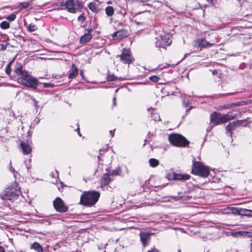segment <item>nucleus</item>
Wrapping results in <instances>:
<instances>
[{"instance_id": "1", "label": "nucleus", "mask_w": 252, "mask_h": 252, "mask_svg": "<svg viewBox=\"0 0 252 252\" xmlns=\"http://www.w3.org/2000/svg\"><path fill=\"white\" fill-rule=\"evenodd\" d=\"M15 73L19 76L17 78L19 83L34 89L37 88L38 81L37 79L29 75L28 72L22 69V65L20 63H17L14 68Z\"/></svg>"}, {"instance_id": "2", "label": "nucleus", "mask_w": 252, "mask_h": 252, "mask_svg": "<svg viewBox=\"0 0 252 252\" xmlns=\"http://www.w3.org/2000/svg\"><path fill=\"white\" fill-rule=\"evenodd\" d=\"M99 196V193L96 191H84L81 195L79 203L86 207H92L97 202Z\"/></svg>"}, {"instance_id": "3", "label": "nucleus", "mask_w": 252, "mask_h": 252, "mask_svg": "<svg viewBox=\"0 0 252 252\" xmlns=\"http://www.w3.org/2000/svg\"><path fill=\"white\" fill-rule=\"evenodd\" d=\"M191 173L203 177H206L209 174L208 167L205 166L202 163L199 161L193 162Z\"/></svg>"}, {"instance_id": "4", "label": "nucleus", "mask_w": 252, "mask_h": 252, "mask_svg": "<svg viewBox=\"0 0 252 252\" xmlns=\"http://www.w3.org/2000/svg\"><path fill=\"white\" fill-rule=\"evenodd\" d=\"M21 192L17 188H7L0 194V198L3 200H8L14 201L17 199Z\"/></svg>"}, {"instance_id": "5", "label": "nucleus", "mask_w": 252, "mask_h": 252, "mask_svg": "<svg viewBox=\"0 0 252 252\" xmlns=\"http://www.w3.org/2000/svg\"><path fill=\"white\" fill-rule=\"evenodd\" d=\"M168 140L172 145L176 147H185L189 143L184 136L177 133L169 135Z\"/></svg>"}, {"instance_id": "6", "label": "nucleus", "mask_w": 252, "mask_h": 252, "mask_svg": "<svg viewBox=\"0 0 252 252\" xmlns=\"http://www.w3.org/2000/svg\"><path fill=\"white\" fill-rule=\"evenodd\" d=\"M117 57L120 58V61L125 64H129L132 63L134 61V59L129 49H123L122 51L121 54L118 55Z\"/></svg>"}, {"instance_id": "7", "label": "nucleus", "mask_w": 252, "mask_h": 252, "mask_svg": "<svg viewBox=\"0 0 252 252\" xmlns=\"http://www.w3.org/2000/svg\"><path fill=\"white\" fill-rule=\"evenodd\" d=\"M157 42L156 46L158 48H165L171 43V40L170 39V35L168 33H164L163 35H160L157 37Z\"/></svg>"}, {"instance_id": "8", "label": "nucleus", "mask_w": 252, "mask_h": 252, "mask_svg": "<svg viewBox=\"0 0 252 252\" xmlns=\"http://www.w3.org/2000/svg\"><path fill=\"white\" fill-rule=\"evenodd\" d=\"M65 7L70 13H75L82 8L81 3L78 0H67Z\"/></svg>"}, {"instance_id": "9", "label": "nucleus", "mask_w": 252, "mask_h": 252, "mask_svg": "<svg viewBox=\"0 0 252 252\" xmlns=\"http://www.w3.org/2000/svg\"><path fill=\"white\" fill-rule=\"evenodd\" d=\"M53 205L55 210L59 212H65L68 210V207L65 205L63 201L60 197H57L53 201Z\"/></svg>"}, {"instance_id": "10", "label": "nucleus", "mask_w": 252, "mask_h": 252, "mask_svg": "<svg viewBox=\"0 0 252 252\" xmlns=\"http://www.w3.org/2000/svg\"><path fill=\"white\" fill-rule=\"evenodd\" d=\"M190 175L187 174H180L172 172L171 174H168V178L170 180H179V181H187L190 178Z\"/></svg>"}, {"instance_id": "11", "label": "nucleus", "mask_w": 252, "mask_h": 252, "mask_svg": "<svg viewBox=\"0 0 252 252\" xmlns=\"http://www.w3.org/2000/svg\"><path fill=\"white\" fill-rule=\"evenodd\" d=\"M245 120H237L229 123L226 126L225 129L227 132L230 133V135L232 136V131L236 129L237 126H241L242 123Z\"/></svg>"}, {"instance_id": "12", "label": "nucleus", "mask_w": 252, "mask_h": 252, "mask_svg": "<svg viewBox=\"0 0 252 252\" xmlns=\"http://www.w3.org/2000/svg\"><path fill=\"white\" fill-rule=\"evenodd\" d=\"M217 40V37H215V40H212L211 42H208L205 40L204 39H199L198 40H197V42L198 44L199 47L201 48H205L211 47L212 45L217 43L218 42Z\"/></svg>"}, {"instance_id": "13", "label": "nucleus", "mask_w": 252, "mask_h": 252, "mask_svg": "<svg viewBox=\"0 0 252 252\" xmlns=\"http://www.w3.org/2000/svg\"><path fill=\"white\" fill-rule=\"evenodd\" d=\"M237 117L236 114L232 115L230 114H221L220 113V124L227 123L229 121L234 120Z\"/></svg>"}, {"instance_id": "14", "label": "nucleus", "mask_w": 252, "mask_h": 252, "mask_svg": "<svg viewBox=\"0 0 252 252\" xmlns=\"http://www.w3.org/2000/svg\"><path fill=\"white\" fill-rule=\"evenodd\" d=\"M220 113L214 112L211 114L210 122L213 124V126H217L220 124Z\"/></svg>"}, {"instance_id": "15", "label": "nucleus", "mask_w": 252, "mask_h": 252, "mask_svg": "<svg viewBox=\"0 0 252 252\" xmlns=\"http://www.w3.org/2000/svg\"><path fill=\"white\" fill-rule=\"evenodd\" d=\"M140 240L144 247L148 245L149 241L151 239L150 235L146 232H141L140 233Z\"/></svg>"}, {"instance_id": "16", "label": "nucleus", "mask_w": 252, "mask_h": 252, "mask_svg": "<svg viewBox=\"0 0 252 252\" xmlns=\"http://www.w3.org/2000/svg\"><path fill=\"white\" fill-rule=\"evenodd\" d=\"M20 145L24 155H28L31 153L32 147L29 143L26 142H22Z\"/></svg>"}, {"instance_id": "17", "label": "nucleus", "mask_w": 252, "mask_h": 252, "mask_svg": "<svg viewBox=\"0 0 252 252\" xmlns=\"http://www.w3.org/2000/svg\"><path fill=\"white\" fill-rule=\"evenodd\" d=\"M78 73V67L73 63L71 65V68L69 71L68 78L69 79H71L74 78Z\"/></svg>"}, {"instance_id": "18", "label": "nucleus", "mask_w": 252, "mask_h": 252, "mask_svg": "<svg viewBox=\"0 0 252 252\" xmlns=\"http://www.w3.org/2000/svg\"><path fill=\"white\" fill-rule=\"evenodd\" d=\"M92 38V35L91 34L85 33L84 35L80 37L79 43L80 44H85L88 43L91 40Z\"/></svg>"}, {"instance_id": "19", "label": "nucleus", "mask_w": 252, "mask_h": 252, "mask_svg": "<svg viewBox=\"0 0 252 252\" xmlns=\"http://www.w3.org/2000/svg\"><path fill=\"white\" fill-rule=\"evenodd\" d=\"M111 179L109 177V175L105 174L103 175L100 180V184L102 186L107 185L110 182Z\"/></svg>"}, {"instance_id": "20", "label": "nucleus", "mask_w": 252, "mask_h": 252, "mask_svg": "<svg viewBox=\"0 0 252 252\" xmlns=\"http://www.w3.org/2000/svg\"><path fill=\"white\" fill-rule=\"evenodd\" d=\"M89 9L93 12L96 13L98 11V4L95 2H91L88 5Z\"/></svg>"}, {"instance_id": "21", "label": "nucleus", "mask_w": 252, "mask_h": 252, "mask_svg": "<svg viewBox=\"0 0 252 252\" xmlns=\"http://www.w3.org/2000/svg\"><path fill=\"white\" fill-rule=\"evenodd\" d=\"M31 248L37 252H43V249L42 247L37 242H34L31 245Z\"/></svg>"}, {"instance_id": "22", "label": "nucleus", "mask_w": 252, "mask_h": 252, "mask_svg": "<svg viewBox=\"0 0 252 252\" xmlns=\"http://www.w3.org/2000/svg\"><path fill=\"white\" fill-rule=\"evenodd\" d=\"M247 234H248V236L250 237H252V233H249L248 232H245V231H236L231 233V235L234 237H237L238 235H246Z\"/></svg>"}, {"instance_id": "23", "label": "nucleus", "mask_w": 252, "mask_h": 252, "mask_svg": "<svg viewBox=\"0 0 252 252\" xmlns=\"http://www.w3.org/2000/svg\"><path fill=\"white\" fill-rule=\"evenodd\" d=\"M127 36V32L126 31L121 30L117 31L113 34V36H118L120 38L126 37Z\"/></svg>"}, {"instance_id": "24", "label": "nucleus", "mask_w": 252, "mask_h": 252, "mask_svg": "<svg viewBox=\"0 0 252 252\" xmlns=\"http://www.w3.org/2000/svg\"><path fill=\"white\" fill-rule=\"evenodd\" d=\"M105 13L108 17L112 16L114 13V9L113 7L111 6H107L105 9Z\"/></svg>"}, {"instance_id": "25", "label": "nucleus", "mask_w": 252, "mask_h": 252, "mask_svg": "<svg viewBox=\"0 0 252 252\" xmlns=\"http://www.w3.org/2000/svg\"><path fill=\"white\" fill-rule=\"evenodd\" d=\"M149 163L151 167H157L158 165L159 161L157 159L151 158L149 160Z\"/></svg>"}, {"instance_id": "26", "label": "nucleus", "mask_w": 252, "mask_h": 252, "mask_svg": "<svg viewBox=\"0 0 252 252\" xmlns=\"http://www.w3.org/2000/svg\"><path fill=\"white\" fill-rule=\"evenodd\" d=\"M31 5V3L29 2H22L19 4L18 8L19 9H25L28 8Z\"/></svg>"}, {"instance_id": "27", "label": "nucleus", "mask_w": 252, "mask_h": 252, "mask_svg": "<svg viewBox=\"0 0 252 252\" xmlns=\"http://www.w3.org/2000/svg\"><path fill=\"white\" fill-rule=\"evenodd\" d=\"M107 79L109 81H116L117 79L119 80H123V78H118V77L115 76L114 74H109L107 76Z\"/></svg>"}, {"instance_id": "28", "label": "nucleus", "mask_w": 252, "mask_h": 252, "mask_svg": "<svg viewBox=\"0 0 252 252\" xmlns=\"http://www.w3.org/2000/svg\"><path fill=\"white\" fill-rule=\"evenodd\" d=\"M37 30V27L35 25L32 23L30 24L28 27V30L30 32H34Z\"/></svg>"}, {"instance_id": "29", "label": "nucleus", "mask_w": 252, "mask_h": 252, "mask_svg": "<svg viewBox=\"0 0 252 252\" xmlns=\"http://www.w3.org/2000/svg\"><path fill=\"white\" fill-rule=\"evenodd\" d=\"M121 173V168L120 167H117L115 170H113L110 172V174L112 175H118Z\"/></svg>"}, {"instance_id": "30", "label": "nucleus", "mask_w": 252, "mask_h": 252, "mask_svg": "<svg viewBox=\"0 0 252 252\" xmlns=\"http://www.w3.org/2000/svg\"><path fill=\"white\" fill-rule=\"evenodd\" d=\"M0 26L2 29H7L9 28L10 25L6 21H3L0 23Z\"/></svg>"}, {"instance_id": "31", "label": "nucleus", "mask_w": 252, "mask_h": 252, "mask_svg": "<svg viewBox=\"0 0 252 252\" xmlns=\"http://www.w3.org/2000/svg\"><path fill=\"white\" fill-rule=\"evenodd\" d=\"M225 210L226 211V212L227 213H235L237 211V209L234 208V207H228V208H227L225 209Z\"/></svg>"}, {"instance_id": "32", "label": "nucleus", "mask_w": 252, "mask_h": 252, "mask_svg": "<svg viewBox=\"0 0 252 252\" xmlns=\"http://www.w3.org/2000/svg\"><path fill=\"white\" fill-rule=\"evenodd\" d=\"M12 64V62L9 63L5 68V72L8 74L10 75V73L11 72V66Z\"/></svg>"}, {"instance_id": "33", "label": "nucleus", "mask_w": 252, "mask_h": 252, "mask_svg": "<svg viewBox=\"0 0 252 252\" xmlns=\"http://www.w3.org/2000/svg\"><path fill=\"white\" fill-rule=\"evenodd\" d=\"M16 18V15L14 13H12L9 15L7 17V19L10 21H13Z\"/></svg>"}, {"instance_id": "34", "label": "nucleus", "mask_w": 252, "mask_h": 252, "mask_svg": "<svg viewBox=\"0 0 252 252\" xmlns=\"http://www.w3.org/2000/svg\"><path fill=\"white\" fill-rule=\"evenodd\" d=\"M236 106V103H232L231 104L224 105L222 106V108L224 109H229L233 106Z\"/></svg>"}, {"instance_id": "35", "label": "nucleus", "mask_w": 252, "mask_h": 252, "mask_svg": "<svg viewBox=\"0 0 252 252\" xmlns=\"http://www.w3.org/2000/svg\"><path fill=\"white\" fill-rule=\"evenodd\" d=\"M150 80H151L152 81H153L154 82H157L159 80V78L157 76L154 75V76H151L150 77Z\"/></svg>"}, {"instance_id": "36", "label": "nucleus", "mask_w": 252, "mask_h": 252, "mask_svg": "<svg viewBox=\"0 0 252 252\" xmlns=\"http://www.w3.org/2000/svg\"><path fill=\"white\" fill-rule=\"evenodd\" d=\"M78 21L83 23L85 20V17L84 16H83L82 15H81L78 17Z\"/></svg>"}, {"instance_id": "37", "label": "nucleus", "mask_w": 252, "mask_h": 252, "mask_svg": "<svg viewBox=\"0 0 252 252\" xmlns=\"http://www.w3.org/2000/svg\"><path fill=\"white\" fill-rule=\"evenodd\" d=\"M154 119L155 121H158L160 120V117H159L158 114L156 113V114H154Z\"/></svg>"}, {"instance_id": "38", "label": "nucleus", "mask_w": 252, "mask_h": 252, "mask_svg": "<svg viewBox=\"0 0 252 252\" xmlns=\"http://www.w3.org/2000/svg\"><path fill=\"white\" fill-rule=\"evenodd\" d=\"M30 97H31V99L33 101V102L34 103V105L36 107H38V106L37 105L38 102L35 99V98H33L31 96Z\"/></svg>"}, {"instance_id": "39", "label": "nucleus", "mask_w": 252, "mask_h": 252, "mask_svg": "<svg viewBox=\"0 0 252 252\" xmlns=\"http://www.w3.org/2000/svg\"><path fill=\"white\" fill-rule=\"evenodd\" d=\"M44 86L45 87H53L54 85L52 83H44Z\"/></svg>"}, {"instance_id": "40", "label": "nucleus", "mask_w": 252, "mask_h": 252, "mask_svg": "<svg viewBox=\"0 0 252 252\" xmlns=\"http://www.w3.org/2000/svg\"><path fill=\"white\" fill-rule=\"evenodd\" d=\"M6 48V46L4 44H0V51L5 50Z\"/></svg>"}, {"instance_id": "41", "label": "nucleus", "mask_w": 252, "mask_h": 252, "mask_svg": "<svg viewBox=\"0 0 252 252\" xmlns=\"http://www.w3.org/2000/svg\"><path fill=\"white\" fill-rule=\"evenodd\" d=\"M86 31H87V32H85L86 33L91 34V32H93V30L92 28H88Z\"/></svg>"}, {"instance_id": "42", "label": "nucleus", "mask_w": 252, "mask_h": 252, "mask_svg": "<svg viewBox=\"0 0 252 252\" xmlns=\"http://www.w3.org/2000/svg\"><path fill=\"white\" fill-rule=\"evenodd\" d=\"M9 169H10V171H11L12 172H14V169L12 167V166L11 165V162H10Z\"/></svg>"}, {"instance_id": "43", "label": "nucleus", "mask_w": 252, "mask_h": 252, "mask_svg": "<svg viewBox=\"0 0 252 252\" xmlns=\"http://www.w3.org/2000/svg\"><path fill=\"white\" fill-rule=\"evenodd\" d=\"M148 252H159L156 249H153L151 250H149Z\"/></svg>"}, {"instance_id": "44", "label": "nucleus", "mask_w": 252, "mask_h": 252, "mask_svg": "<svg viewBox=\"0 0 252 252\" xmlns=\"http://www.w3.org/2000/svg\"><path fill=\"white\" fill-rule=\"evenodd\" d=\"M110 133L111 134V136L113 137L114 136V133H115V130H110L109 131Z\"/></svg>"}, {"instance_id": "45", "label": "nucleus", "mask_w": 252, "mask_h": 252, "mask_svg": "<svg viewBox=\"0 0 252 252\" xmlns=\"http://www.w3.org/2000/svg\"><path fill=\"white\" fill-rule=\"evenodd\" d=\"M0 252H5L4 249L1 246H0Z\"/></svg>"}, {"instance_id": "46", "label": "nucleus", "mask_w": 252, "mask_h": 252, "mask_svg": "<svg viewBox=\"0 0 252 252\" xmlns=\"http://www.w3.org/2000/svg\"><path fill=\"white\" fill-rule=\"evenodd\" d=\"M113 105H116V97L113 98Z\"/></svg>"}, {"instance_id": "47", "label": "nucleus", "mask_w": 252, "mask_h": 252, "mask_svg": "<svg viewBox=\"0 0 252 252\" xmlns=\"http://www.w3.org/2000/svg\"><path fill=\"white\" fill-rule=\"evenodd\" d=\"M77 130H78V133L79 135L81 136V135L80 134V132H79V127H78V128H77Z\"/></svg>"}, {"instance_id": "48", "label": "nucleus", "mask_w": 252, "mask_h": 252, "mask_svg": "<svg viewBox=\"0 0 252 252\" xmlns=\"http://www.w3.org/2000/svg\"><path fill=\"white\" fill-rule=\"evenodd\" d=\"M107 4H112V1H107Z\"/></svg>"}, {"instance_id": "49", "label": "nucleus", "mask_w": 252, "mask_h": 252, "mask_svg": "<svg viewBox=\"0 0 252 252\" xmlns=\"http://www.w3.org/2000/svg\"><path fill=\"white\" fill-rule=\"evenodd\" d=\"M80 73H81V76L83 77V71L82 70H81L80 71Z\"/></svg>"}, {"instance_id": "50", "label": "nucleus", "mask_w": 252, "mask_h": 252, "mask_svg": "<svg viewBox=\"0 0 252 252\" xmlns=\"http://www.w3.org/2000/svg\"><path fill=\"white\" fill-rule=\"evenodd\" d=\"M51 176L52 177H54V174H53V173H52L51 174Z\"/></svg>"}, {"instance_id": "51", "label": "nucleus", "mask_w": 252, "mask_h": 252, "mask_svg": "<svg viewBox=\"0 0 252 252\" xmlns=\"http://www.w3.org/2000/svg\"><path fill=\"white\" fill-rule=\"evenodd\" d=\"M56 172L57 176H58L59 173L57 170L56 171Z\"/></svg>"}]
</instances>
